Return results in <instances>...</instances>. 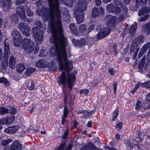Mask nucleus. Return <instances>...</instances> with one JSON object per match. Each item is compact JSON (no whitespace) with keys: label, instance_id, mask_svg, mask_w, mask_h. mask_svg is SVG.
<instances>
[{"label":"nucleus","instance_id":"nucleus-32","mask_svg":"<svg viewBox=\"0 0 150 150\" xmlns=\"http://www.w3.org/2000/svg\"><path fill=\"white\" fill-rule=\"evenodd\" d=\"M99 14V11L97 8H94L92 12V16L93 17H96L98 16Z\"/></svg>","mask_w":150,"mask_h":150},{"label":"nucleus","instance_id":"nucleus-40","mask_svg":"<svg viewBox=\"0 0 150 150\" xmlns=\"http://www.w3.org/2000/svg\"><path fill=\"white\" fill-rule=\"evenodd\" d=\"M119 112V110L118 108H117L116 110L114 111L113 112V115L112 121H114L115 119L117 118V116L118 115Z\"/></svg>","mask_w":150,"mask_h":150},{"label":"nucleus","instance_id":"nucleus-30","mask_svg":"<svg viewBox=\"0 0 150 150\" xmlns=\"http://www.w3.org/2000/svg\"><path fill=\"white\" fill-rule=\"evenodd\" d=\"M138 45V43H136L133 41L130 47V52H133L137 48Z\"/></svg>","mask_w":150,"mask_h":150},{"label":"nucleus","instance_id":"nucleus-62","mask_svg":"<svg viewBox=\"0 0 150 150\" xmlns=\"http://www.w3.org/2000/svg\"><path fill=\"white\" fill-rule=\"evenodd\" d=\"M98 83V81H97L96 80H93L92 81V86H96L97 85Z\"/></svg>","mask_w":150,"mask_h":150},{"label":"nucleus","instance_id":"nucleus-8","mask_svg":"<svg viewBox=\"0 0 150 150\" xmlns=\"http://www.w3.org/2000/svg\"><path fill=\"white\" fill-rule=\"evenodd\" d=\"M15 116L12 115L10 117H6L0 120V125L7 124L9 125L12 122L15 120Z\"/></svg>","mask_w":150,"mask_h":150},{"label":"nucleus","instance_id":"nucleus-25","mask_svg":"<svg viewBox=\"0 0 150 150\" xmlns=\"http://www.w3.org/2000/svg\"><path fill=\"white\" fill-rule=\"evenodd\" d=\"M142 29L144 31L146 32V30L147 33H150V21L144 24L142 26Z\"/></svg>","mask_w":150,"mask_h":150},{"label":"nucleus","instance_id":"nucleus-31","mask_svg":"<svg viewBox=\"0 0 150 150\" xmlns=\"http://www.w3.org/2000/svg\"><path fill=\"white\" fill-rule=\"evenodd\" d=\"M0 83H3L6 86H8L10 85L9 82L4 77L0 78Z\"/></svg>","mask_w":150,"mask_h":150},{"label":"nucleus","instance_id":"nucleus-19","mask_svg":"<svg viewBox=\"0 0 150 150\" xmlns=\"http://www.w3.org/2000/svg\"><path fill=\"white\" fill-rule=\"evenodd\" d=\"M36 66L41 68H44L46 66V61L43 59L37 61L35 64Z\"/></svg>","mask_w":150,"mask_h":150},{"label":"nucleus","instance_id":"nucleus-37","mask_svg":"<svg viewBox=\"0 0 150 150\" xmlns=\"http://www.w3.org/2000/svg\"><path fill=\"white\" fill-rule=\"evenodd\" d=\"M147 1V0H136V1L138 6V5L141 6L142 4L145 5L146 4Z\"/></svg>","mask_w":150,"mask_h":150},{"label":"nucleus","instance_id":"nucleus-34","mask_svg":"<svg viewBox=\"0 0 150 150\" xmlns=\"http://www.w3.org/2000/svg\"><path fill=\"white\" fill-rule=\"evenodd\" d=\"M86 30V27L85 24H82L79 25V30L80 33H83Z\"/></svg>","mask_w":150,"mask_h":150},{"label":"nucleus","instance_id":"nucleus-46","mask_svg":"<svg viewBox=\"0 0 150 150\" xmlns=\"http://www.w3.org/2000/svg\"><path fill=\"white\" fill-rule=\"evenodd\" d=\"M142 105V103L141 102L138 101L137 103L136 104L135 109L136 110H139L141 107Z\"/></svg>","mask_w":150,"mask_h":150},{"label":"nucleus","instance_id":"nucleus-41","mask_svg":"<svg viewBox=\"0 0 150 150\" xmlns=\"http://www.w3.org/2000/svg\"><path fill=\"white\" fill-rule=\"evenodd\" d=\"M26 13L28 16H31L33 15V13L31 10L30 8L28 7L26 9Z\"/></svg>","mask_w":150,"mask_h":150},{"label":"nucleus","instance_id":"nucleus-18","mask_svg":"<svg viewBox=\"0 0 150 150\" xmlns=\"http://www.w3.org/2000/svg\"><path fill=\"white\" fill-rule=\"evenodd\" d=\"M25 67L23 64H18L16 67V71L20 74H21L25 69Z\"/></svg>","mask_w":150,"mask_h":150},{"label":"nucleus","instance_id":"nucleus-33","mask_svg":"<svg viewBox=\"0 0 150 150\" xmlns=\"http://www.w3.org/2000/svg\"><path fill=\"white\" fill-rule=\"evenodd\" d=\"M12 141L13 140L11 139H8L7 140H3L1 141V144L2 146H6L9 142Z\"/></svg>","mask_w":150,"mask_h":150},{"label":"nucleus","instance_id":"nucleus-35","mask_svg":"<svg viewBox=\"0 0 150 150\" xmlns=\"http://www.w3.org/2000/svg\"><path fill=\"white\" fill-rule=\"evenodd\" d=\"M8 111L9 110L7 108L4 107L0 108V113L1 115H4L5 113H8Z\"/></svg>","mask_w":150,"mask_h":150},{"label":"nucleus","instance_id":"nucleus-16","mask_svg":"<svg viewBox=\"0 0 150 150\" xmlns=\"http://www.w3.org/2000/svg\"><path fill=\"white\" fill-rule=\"evenodd\" d=\"M68 113L69 111L67 110V105H65L64 108L63 116L62 117V125H64V124Z\"/></svg>","mask_w":150,"mask_h":150},{"label":"nucleus","instance_id":"nucleus-24","mask_svg":"<svg viewBox=\"0 0 150 150\" xmlns=\"http://www.w3.org/2000/svg\"><path fill=\"white\" fill-rule=\"evenodd\" d=\"M22 39L21 37H19L18 38H13V42L14 45L16 47L20 46L21 42Z\"/></svg>","mask_w":150,"mask_h":150},{"label":"nucleus","instance_id":"nucleus-2","mask_svg":"<svg viewBox=\"0 0 150 150\" xmlns=\"http://www.w3.org/2000/svg\"><path fill=\"white\" fill-rule=\"evenodd\" d=\"M74 7L75 11L84 12L86 10L87 3L92 0H79Z\"/></svg>","mask_w":150,"mask_h":150},{"label":"nucleus","instance_id":"nucleus-58","mask_svg":"<svg viewBox=\"0 0 150 150\" xmlns=\"http://www.w3.org/2000/svg\"><path fill=\"white\" fill-rule=\"evenodd\" d=\"M139 49L140 47L137 48L136 50L134 52L133 56V58L134 59H135L138 53V52L139 50Z\"/></svg>","mask_w":150,"mask_h":150},{"label":"nucleus","instance_id":"nucleus-13","mask_svg":"<svg viewBox=\"0 0 150 150\" xmlns=\"http://www.w3.org/2000/svg\"><path fill=\"white\" fill-rule=\"evenodd\" d=\"M20 128L19 126H10L4 129V131L8 133H15Z\"/></svg>","mask_w":150,"mask_h":150},{"label":"nucleus","instance_id":"nucleus-56","mask_svg":"<svg viewBox=\"0 0 150 150\" xmlns=\"http://www.w3.org/2000/svg\"><path fill=\"white\" fill-rule=\"evenodd\" d=\"M144 87L150 88V81H148L144 83Z\"/></svg>","mask_w":150,"mask_h":150},{"label":"nucleus","instance_id":"nucleus-49","mask_svg":"<svg viewBox=\"0 0 150 150\" xmlns=\"http://www.w3.org/2000/svg\"><path fill=\"white\" fill-rule=\"evenodd\" d=\"M122 126V122H119L116 125V128L117 130H119L121 129Z\"/></svg>","mask_w":150,"mask_h":150},{"label":"nucleus","instance_id":"nucleus-61","mask_svg":"<svg viewBox=\"0 0 150 150\" xmlns=\"http://www.w3.org/2000/svg\"><path fill=\"white\" fill-rule=\"evenodd\" d=\"M53 63L51 62H49L47 64V62H46V67H47L52 68L53 67Z\"/></svg>","mask_w":150,"mask_h":150},{"label":"nucleus","instance_id":"nucleus-57","mask_svg":"<svg viewBox=\"0 0 150 150\" xmlns=\"http://www.w3.org/2000/svg\"><path fill=\"white\" fill-rule=\"evenodd\" d=\"M75 98V96L69 94V97L68 98V100L69 101H72Z\"/></svg>","mask_w":150,"mask_h":150},{"label":"nucleus","instance_id":"nucleus-20","mask_svg":"<svg viewBox=\"0 0 150 150\" xmlns=\"http://www.w3.org/2000/svg\"><path fill=\"white\" fill-rule=\"evenodd\" d=\"M16 63V59L13 57L11 56L9 61V66L10 68L13 69Z\"/></svg>","mask_w":150,"mask_h":150},{"label":"nucleus","instance_id":"nucleus-45","mask_svg":"<svg viewBox=\"0 0 150 150\" xmlns=\"http://www.w3.org/2000/svg\"><path fill=\"white\" fill-rule=\"evenodd\" d=\"M88 90L87 89L81 90L79 92V93L81 94L82 95L84 94L86 95H87L88 93Z\"/></svg>","mask_w":150,"mask_h":150},{"label":"nucleus","instance_id":"nucleus-50","mask_svg":"<svg viewBox=\"0 0 150 150\" xmlns=\"http://www.w3.org/2000/svg\"><path fill=\"white\" fill-rule=\"evenodd\" d=\"M124 16L123 14H120L119 15L117 21L118 23L123 20L124 18Z\"/></svg>","mask_w":150,"mask_h":150},{"label":"nucleus","instance_id":"nucleus-48","mask_svg":"<svg viewBox=\"0 0 150 150\" xmlns=\"http://www.w3.org/2000/svg\"><path fill=\"white\" fill-rule=\"evenodd\" d=\"M120 11V8L117 6H114V8L113 12L116 13L117 14L119 13Z\"/></svg>","mask_w":150,"mask_h":150},{"label":"nucleus","instance_id":"nucleus-28","mask_svg":"<svg viewBox=\"0 0 150 150\" xmlns=\"http://www.w3.org/2000/svg\"><path fill=\"white\" fill-rule=\"evenodd\" d=\"M77 114H79V117H81L86 118L88 117L87 111L84 110H80L77 112Z\"/></svg>","mask_w":150,"mask_h":150},{"label":"nucleus","instance_id":"nucleus-1","mask_svg":"<svg viewBox=\"0 0 150 150\" xmlns=\"http://www.w3.org/2000/svg\"><path fill=\"white\" fill-rule=\"evenodd\" d=\"M49 9L44 8L41 11L37 9L36 13L42 16L43 20L49 22V27L52 36L50 42L54 44L52 49L51 55L56 56L59 63V69L62 71H70L73 69L71 61L67 59L66 47H68L67 39L63 34L61 20V11L59 0H48Z\"/></svg>","mask_w":150,"mask_h":150},{"label":"nucleus","instance_id":"nucleus-55","mask_svg":"<svg viewBox=\"0 0 150 150\" xmlns=\"http://www.w3.org/2000/svg\"><path fill=\"white\" fill-rule=\"evenodd\" d=\"M65 143L61 144L59 146L57 150H63V149L65 146Z\"/></svg>","mask_w":150,"mask_h":150},{"label":"nucleus","instance_id":"nucleus-39","mask_svg":"<svg viewBox=\"0 0 150 150\" xmlns=\"http://www.w3.org/2000/svg\"><path fill=\"white\" fill-rule=\"evenodd\" d=\"M7 58H5V59H4L2 61V66L4 69L6 68L8 65Z\"/></svg>","mask_w":150,"mask_h":150},{"label":"nucleus","instance_id":"nucleus-12","mask_svg":"<svg viewBox=\"0 0 150 150\" xmlns=\"http://www.w3.org/2000/svg\"><path fill=\"white\" fill-rule=\"evenodd\" d=\"M150 47V42H148L144 44L141 48L138 54V57L140 58L147 50Z\"/></svg>","mask_w":150,"mask_h":150},{"label":"nucleus","instance_id":"nucleus-7","mask_svg":"<svg viewBox=\"0 0 150 150\" xmlns=\"http://www.w3.org/2000/svg\"><path fill=\"white\" fill-rule=\"evenodd\" d=\"M0 5L4 10L8 11L11 8V0H0Z\"/></svg>","mask_w":150,"mask_h":150},{"label":"nucleus","instance_id":"nucleus-11","mask_svg":"<svg viewBox=\"0 0 150 150\" xmlns=\"http://www.w3.org/2000/svg\"><path fill=\"white\" fill-rule=\"evenodd\" d=\"M22 148V145L18 141H15L10 146V150H21Z\"/></svg>","mask_w":150,"mask_h":150},{"label":"nucleus","instance_id":"nucleus-21","mask_svg":"<svg viewBox=\"0 0 150 150\" xmlns=\"http://www.w3.org/2000/svg\"><path fill=\"white\" fill-rule=\"evenodd\" d=\"M145 61V57H143L141 60L138 65V67L140 71L142 73L143 72V68L144 67Z\"/></svg>","mask_w":150,"mask_h":150},{"label":"nucleus","instance_id":"nucleus-5","mask_svg":"<svg viewBox=\"0 0 150 150\" xmlns=\"http://www.w3.org/2000/svg\"><path fill=\"white\" fill-rule=\"evenodd\" d=\"M19 29L24 35L29 36L30 35V28L27 23L24 22L21 23L18 25Z\"/></svg>","mask_w":150,"mask_h":150},{"label":"nucleus","instance_id":"nucleus-15","mask_svg":"<svg viewBox=\"0 0 150 150\" xmlns=\"http://www.w3.org/2000/svg\"><path fill=\"white\" fill-rule=\"evenodd\" d=\"M104 31L103 30H100L98 33V35H96L97 39H100L106 36L109 34V32L108 30H107V32H105V33H103V32H104Z\"/></svg>","mask_w":150,"mask_h":150},{"label":"nucleus","instance_id":"nucleus-4","mask_svg":"<svg viewBox=\"0 0 150 150\" xmlns=\"http://www.w3.org/2000/svg\"><path fill=\"white\" fill-rule=\"evenodd\" d=\"M33 34L34 37L35 41L38 44L40 43L42 41L43 33L37 27H35L33 28Z\"/></svg>","mask_w":150,"mask_h":150},{"label":"nucleus","instance_id":"nucleus-17","mask_svg":"<svg viewBox=\"0 0 150 150\" xmlns=\"http://www.w3.org/2000/svg\"><path fill=\"white\" fill-rule=\"evenodd\" d=\"M72 42L76 46H81L85 45L86 41V39L83 38L80 40H78L75 39H73Z\"/></svg>","mask_w":150,"mask_h":150},{"label":"nucleus","instance_id":"nucleus-26","mask_svg":"<svg viewBox=\"0 0 150 150\" xmlns=\"http://www.w3.org/2000/svg\"><path fill=\"white\" fill-rule=\"evenodd\" d=\"M149 11V10L148 8L145 7H142V8L139 10V11L138 12V15L140 16L142 15H143L144 13L148 12Z\"/></svg>","mask_w":150,"mask_h":150},{"label":"nucleus","instance_id":"nucleus-64","mask_svg":"<svg viewBox=\"0 0 150 150\" xmlns=\"http://www.w3.org/2000/svg\"><path fill=\"white\" fill-rule=\"evenodd\" d=\"M146 100L147 101H150V93L147 94L146 98Z\"/></svg>","mask_w":150,"mask_h":150},{"label":"nucleus","instance_id":"nucleus-47","mask_svg":"<svg viewBox=\"0 0 150 150\" xmlns=\"http://www.w3.org/2000/svg\"><path fill=\"white\" fill-rule=\"evenodd\" d=\"M64 103L65 104H66L67 103V91H66L65 90H64Z\"/></svg>","mask_w":150,"mask_h":150},{"label":"nucleus","instance_id":"nucleus-42","mask_svg":"<svg viewBox=\"0 0 150 150\" xmlns=\"http://www.w3.org/2000/svg\"><path fill=\"white\" fill-rule=\"evenodd\" d=\"M4 52L5 58H8V54H10V53L9 48H8L7 49H6L4 48Z\"/></svg>","mask_w":150,"mask_h":150},{"label":"nucleus","instance_id":"nucleus-60","mask_svg":"<svg viewBox=\"0 0 150 150\" xmlns=\"http://www.w3.org/2000/svg\"><path fill=\"white\" fill-rule=\"evenodd\" d=\"M9 44L8 43L5 41L4 42V48L6 49L8 48H9Z\"/></svg>","mask_w":150,"mask_h":150},{"label":"nucleus","instance_id":"nucleus-23","mask_svg":"<svg viewBox=\"0 0 150 150\" xmlns=\"http://www.w3.org/2000/svg\"><path fill=\"white\" fill-rule=\"evenodd\" d=\"M69 28L72 33L74 34L75 35H77V29L75 24L73 23H71L69 25Z\"/></svg>","mask_w":150,"mask_h":150},{"label":"nucleus","instance_id":"nucleus-10","mask_svg":"<svg viewBox=\"0 0 150 150\" xmlns=\"http://www.w3.org/2000/svg\"><path fill=\"white\" fill-rule=\"evenodd\" d=\"M74 14L76 19L77 23L80 24L82 23L84 19V12H78L75 11L74 12Z\"/></svg>","mask_w":150,"mask_h":150},{"label":"nucleus","instance_id":"nucleus-38","mask_svg":"<svg viewBox=\"0 0 150 150\" xmlns=\"http://www.w3.org/2000/svg\"><path fill=\"white\" fill-rule=\"evenodd\" d=\"M114 8V6L112 4L108 5L106 7L107 10L109 12H113Z\"/></svg>","mask_w":150,"mask_h":150},{"label":"nucleus","instance_id":"nucleus-22","mask_svg":"<svg viewBox=\"0 0 150 150\" xmlns=\"http://www.w3.org/2000/svg\"><path fill=\"white\" fill-rule=\"evenodd\" d=\"M137 27V24L136 23H134L132 24L129 30L130 34L132 36L134 35L135 33V31Z\"/></svg>","mask_w":150,"mask_h":150},{"label":"nucleus","instance_id":"nucleus-43","mask_svg":"<svg viewBox=\"0 0 150 150\" xmlns=\"http://www.w3.org/2000/svg\"><path fill=\"white\" fill-rule=\"evenodd\" d=\"M149 17V15L148 14H146L144 17H141L138 20L140 21H144L147 19Z\"/></svg>","mask_w":150,"mask_h":150},{"label":"nucleus","instance_id":"nucleus-63","mask_svg":"<svg viewBox=\"0 0 150 150\" xmlns=\"http://www.w3.org/2000/svg\"><path fill=\"white\" fill-rule=\"evenodd\" d=\"M72 146V144H69L68 146L65 149V150H71Z\"/></svg>","mask_w":150,"mask_h":150},{"label":"nucleus","instance_id":"nucleus-59","mask_svg":"<svg viewBox=\"0 0 150 150\" xmlns=\"http://www.w3.org/2000/svg\"><path fill=\"white\" fill-rule=\"evenodd\" d=\"M114 1L115 4L117 5H120L122 4L121 0H114Z\"/></svg>","mask_w":150,"mask_h":150},{"label":"nucleus","instance_id":"nucleus-3","mask_svg":"<svg viewBox=\"0 0 150 150\" xmlns=\"http://www.w3.org/2000/svg\"><path fill=\"white\" fill-rule=\"evenodd\" d=\"M34 45L33 41L30 39L25 38L23 40L22 46L27 53H29L33 51L34 47Z\"/></svg>","mask_w":150,"mask_h":150},{"label":"nucleus","instance_id":"nucleus-14","mask_svg":"<svg viewBox=\"0 0 150 150\" xmlns=\"http://www.w3.org/2000/svg\"><path fill=\"white\" fill-rule=\"evenodd\" d=\"M95 146L91 143H86L81 148V150H94Z\"/></svg>","mask_w":150,"mask_h":150},{"label":"nucleus","instance_id":"nucleus-29","mask_svg":"<svg viewBox=\"0 0 150 150\" xmlns=\"http://www.w3.org/2000/svg\"><path fill=\"white\" fill-rule=\"evenodd\" d=\"M11 34L13 36V38H18L19 37H21L20 33L16 30L13 31L11 33Z\"/></svg>","mask_w":150,"mask_h":150},{"label":"nucleus","instance_id":"nucleus-44","mask_svg":"<svg viewBox=\"0 0 150 150\" xmlns=\"http://www.w3.org/2000/svg\"><path fill=\"white\" fill-rule=\"evenodd\" d=\"M28 88L30 90H32L34 88V82L32 81L30 84L29 83L27 85Z\"/></svg>","mask_w":150,"mask_h":150},{"label":"nucleus","instance_id":"nucleus-6","mask_svg":"<svg viewBox=\"0 0 150 150\" xmlns=\"http://www.w3.org/2000/svg\"><path fill=\"white\" fill-rule=\"evenodd\" d=\"M16 13L21 19L24 21H26L25 8L24 6H21L18 7L16 10Z\"/></svg>","mask_w":150,"mask_h":150},{"label":"nucleus","instance_id":"nucleus-54","mask_svg":"<svg viewBox=\"0 0 150 150\" xmlns=\"http://www.w3.org/2000/svg\"><path fill=\"white\" fill-rule=\"evenodd\" d=\"M16 112V108L11 107L10 108V112L11 113L15 114Z\"/></svg>","mask_w":150,"mask_h":150},{"label":"nucleus","instance_id":"nucleus-27","mask_svg":"<svg viewBox=\"0 0 150 150\" xmlns=\"http://www.w3.org/2000/svg\"><path fill=\"white\" fill-rule=\"evenodd\" d=\"M144 39V37L142 35H141L137 37L133 41L135 42L136 43H138V45H139L140 43H142L143 42Z\"/></svg>","mask_w":150,"mask_h":150},{"label":"nucleus","instance_id":"nucleus-36","mask_svg":"<svg viewBox=\"0 0 150 150\" xmlns=\"http://www.w3.org/2000/svg\"><path fill=\"white\" fill-rule=\"evenodd\" d=\"M35 70L34 68H29L27 69L26 71V74L28 76L32 74Z\"/></svg>","mask_w":150,"mask_h":150},{"label":"nucleus","instance_id":"nucleus-51","mask_svg":"<svg viewBox=\"0 0 150 150\" xmlns=\"http://www.w3.org/2000/svg\"><path fill=\"white\" fill-rule=\"evenodd\" d=\"M109 73L112 75H113L115 74V71L113 68H110L108 69Z\"/></svg>","mask_w":150,"mask_h":150},{"label":"nucleus","instance_id":"nucleus-52","mask_svg":"<svg viewBox=\"0 0 150 150\" xmlns=\"http://www.w3.org/2000/svg\"><path fill=\"white\" fill-rule=\"evenodd\" d=\"M113 51L114 54L115 55H117L118 53L117 51V46L115 45H113Z\"/></svg>","mask_w":150,"mask_h":150},{"label":"nucleus","instance_id":"nucleus-53","mask_svg":"<svg viewBox=\"0 0 150 150\" xmlns=\"http://www.w3.org/2000/svg\"><path fill=\"white\" fill-rule=\"evenodd\" d=\"M95 26L93 25H91L88 29L87 31L88 33H90L92 30L94 28Z\"/></svg>","mask_w":150,"mask_h":150},{"label":"nucleus","instance_id":"nucleus-9","mask_svg":"<svg viewBox=\"0 0 150 150\" xmlns=\"http://www.w3.org/2000/svg\"><path fill=\"white\" fill-rule=\"evenodd\" d=\"M106 18L108 19L107 22L108 25L110 27L114 28L115 25V23L117 20L116 17L109 15L107 16Z\"/></svg>","mask_w":150,"mask_h":150}]
</instances>
